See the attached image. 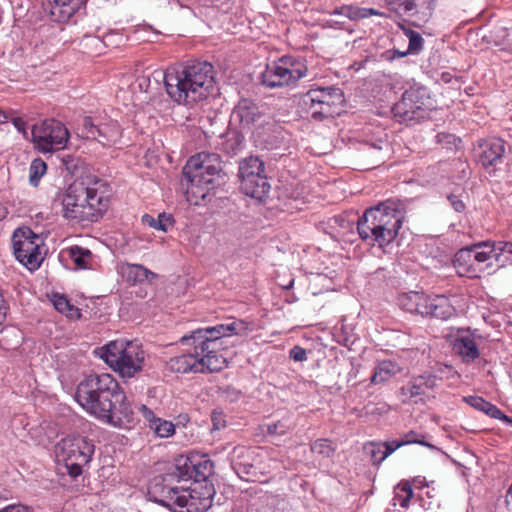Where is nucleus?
<instances>
[{
    "instance_id": "obj_1",
    "label": "nucleus",
    "mask_w": 512,
    "mask_h": 512,
    "mask_svg": "<svg viewBox=\"0 0 512 512\" xmlns=\"http://www.w3.org/2000/svg\"><path fill=\"white\" fill-rule=\"evenodd\" d=\"M75 400L91 416L116 428H130L134 410L118 381L108 373H92L77 385Z\"/></svg>"
},
{
    "instance_id": "obj_2",
    "label": "nucleus",
    "mask_w": 512,
    "mask_h": 512,
    "mask_svg": "<svg viewBox=\"0 0 512 512\" xmlns=\"http://www.w3.org/2000/svg\"><path fill=\"white\" fill-rule=\"evenodd\" d=\"M168 96L175 103L192 108L208 98L215 86L214 68L207 61H191L164 73Z\"/></svg>"
},
{
    "instance_id": "obj_3",
    "label": "nucleus",
    "mask_w": 512,
    "mask_h": 512,
    "mask_svg": "<svg viewBox=\"0 0 512 512\" xmlns=\"http://www.w3.org/2000/svg\"><path fill=\"white\" fill-rule=\"evenodd\" d=\"M173 481V474L155 477L148 490L150 499L171 512H206L212 506L215 494L212 483L184 488Z\"/></svg>"
},
{
    "instance_id": "obj_4",
    "label": "nucleus",
    "mask_w": 512,
    "mask_h": 512,
    "mask_svg": "<svg viewBox=\"0 0 512 512\" xmlns=\"http://www.w3.org/2000/svg\"><path fill=\"white\" fill-rule=\"evenodd\" d=\"M220 156L211 152H200L186 162L182 170V186L186 187L187 200L198 205L209 192L224 181Z\"/></svg>"
},
{
    "instance_id": "obj_5",
    "label": "nucleus",
    "mask_w": 512,
    "mask_h": 512,
    "mask_svg": "<svg viewBox=\"0 0 512 512\" xmlns=\"http://www.w3.org/2000/svg\"><path fill=\"white\" fill-rule=\"evenodd\" d=\"M197 331L181 337L180 342L191 346L186 353L172 357L168 362L171 371L177 373H205L220 371L225 366V358L222 355H214L202 351L205 345L197 338Z\"/></svg>"
},
{
    "instance_id": "obj_6",
    "label": "nucleus",
    "mask_w": 512,
    "mask_h": 512,
    "mask_svg": "<svg viewBox=\"0 0 512 512\" xmlns=\"http://www.w3.org/2000/svg\"><path fill=\"white\" fill-rule=\"evenodd\" d=\"M345 103L343 91L335 86L311 88L302 94L298 110L306 118L322 122L340 115Z\"/></svg>"
},
{
    "instance_id": "obj_7",
    "label": "nucleus",
    "mask_w": 512,
    "mask_h": 512,
    "mask_svg": "<svg viewBox=\"0 0 512 512\" xmlns=\"http://www.w3.org/2000/svg\"><path fill=\"white\" fill-rule=\"evenodd\" d=\"M101 357L122 378H132L142 371L145 353L136 342L116 340L105 345Z\"/></svg>"
},
{
    "instance_id": "obj_8",
    "label": "nucleus",
    "mask_w": 512,
    "mask_h": 512,
    "mask_svg": "<svg viewBox=\"0 0 512 512\" xmlns=\"http://www.w3.org/2000/svg\"><path fill=\"white\" fill-rule=\"evenodd\" d=\"M306 60L300 56L284 55L266 65L260 75L261 83L267 88H279L295 85L306 77Z\"/></svg>"
},
{
    "instance_id": "obj_9",
    "label": "nucleus",
    "mask_w": 512,
    "mask_h": 512,
    "mask_svg": "<svg viewBox=\"0 0 512 512\" xmlns=\"http://www.w3.org/2000/svg\"><path fill=\"white\" fill-rule=\"evenodd\" d=\"M74 201L81 206L93 205L98 210L99 219L107 211L111 197V189L107 181L95 176H87L75 180L67 190Z\"/></svg>"
},
{
    "instance_id": "obj_10",
    "label": "nucleus",
    "mask_w": 512,
    "mask_h": 512,
    "mask_svg": "<svg viewBox=\"0 0 512 512\" xmlns=\"http://www.w3.org/2000/svg\"><path fill=\"white\" fill-rule=\"evenodd\" d=\"M95 451L93 441L82 436L63 439L57 446V456L61 457L72 478H77L91 461Z\"/></svg>"
},
{
    "instance_id": "obj_11",
    "label": "nucleus",
    "mask_w": 512,
    "mask_h": 512,
    "mask_svg": "<svg viewBox=\"0 0 512 512\" xmlns=\"http://www.w3.org/2000/svg\"><path fill=\"white\" fill-rule=\"evenodd\" d=\"M430 104L426 87H411L405 90L400 100L393 104L391 113L400 123H417L426 118Z\"/></svg>"
},
{
    "instance_id": "obj_12",
    "label": "nucleus",
    "mask_w": 512,
    "mask_h": 512,
    "mask_svg": "<svg viewBox=\"0 0 512 512\" xmlns=\"http://www.w3.org/2000/svg\"><path fill=\"white\" fill-rule=\"evenodd\" d=\"M238 176L241 191L251 198L263 200L270 191L265 174V164L257 156H249L239 162Z\"/></svg>"
},
{
    "instance_id": "obj_13",
    "label": "nucleus",
    "mask_w": 512,
    "mask_h": 512,
    "mask_svg": "<svg viewBox=\"0 0 512 512\" xmlns=\"http://www.w3.org/2000/svg\"><path fill=\"white\" fill-rule=\"evenodd\" d=\"M357 232L360 239L373 250V254L384 253V201L367 208L358 218Z\"/></svg>"
},
{
    "instance_id": "obj_14",
    "label": "nucleus",
    "mask_w": 512,
    "mask_h": 512,
    "mask_svg": "<svg viewBox=\"0 0 512 512\" xmlns=\"http://www.w3.org/2000/svg\"><path fill=\"white\" fill-rule=\"evenodd\" d=\"M31 137L37 150L42 153H52L66 147L69 131L62 122L46 119L32 126Z\"/></svg>"
},
{
    "instance_id": "obj_15",
    "label": "nucleus",
    "mask_w": 512,
    "mask_h": 512,
    "mask_svg": "<svg viewBox=\"0 0 512 512\" xmlns=\"http://www.w3.org/2000/svg\"><path fill=\"white\" fill-rule=\"evenodd\" d=\"M174 479L193 480L195 484L210 483L208 479L214 474V463L207 454L198 452L179 455L175 458Z\"/></svg>"
},
{
    "instance_id": "obj_16",
    "label": "nucleus",
    "mask_w": 512,
    "mask_h": 512,
    "mask_svg": "<svg viewBox=\"0 0 512 512\" xmlns=\"http://www.w3.org/2000/svg\"><path fill=\"white\" fill-rule=\"evenodd\" d=\"M196 331L198 334V341L205 345L203 351L214 355H220L218 351L222 345L220 342L222 337H230L233 335L246 337L250 332H252V327L250 323L242 319H234L228 323L199 328Z\"/></svg>"
},
{
    "instance_id": "obj_17",
    "label": "nucleus",
    "mask_w": 512,
    "mask_h": 512,
    "mask_svg": "<svg viewBox=\"0 0 512 512\" xmlns=\"http://www.w3.org/2000/svg\"><path fill=\"white\" fill-rule=\"evenodd\" d=\"M42 239L29 227L17 228L12 235V246L16 259L33 271L40 267V245Z\"/></svg>"
},
{
    "instance_id": "obj_18",
    "label": "nucleus",
    "mask_w": 512,
    "mask_h": 512,
    "mask_svg": "<svg viewBox=\"0 0 512 512\" xmlns=\"http://www.w3.org/2000/svg\"><path fill=\"white\" fill-rule=\"evenodd\" d=\"M77 130L81 138L98 141L103 146L114 145L121 138V129L115 120L97 123L92 117L85 116L80 120Z\"/></svg>"
},
{
    "instance_id": "obj_19",
    "label": "nucleus",
    "mask_w": 512,
    "mask_h": 512,
    "mask_svg": "<svg viewBox=\"0 0 512 512\" xmlns=\"http://www.w3.org/2000/svg\"><path fill=\"white\" fill-rule=\"evenodd\" d=\"M286 134L279 123L272 121L257 127L252 133V140L256 148L273 151L285 145Z\"/></svg>"
},
{
    "instance_id": "obj_20",
    "label": "nucleus",
    "mask_w": 512,
    "mask_h": 512,
    "mask_svg": "<svg viewBox=\"0 0 512 512\" xmlns=\"http://www.w3.org/2000/svg\"><path fill=\"white\" fill-rule=\"evenodd\" d=\"M230 465L236 475L244 481L257 480V467L255 466V450L245 446H236L229 454Z\"/></svg>"
},
{
    "instance_id": "obj_21",
    "label": "nucleus",
    "mask_w": 512,
    "mask_h": 512,
    "mask_svg": "<svg viewBox=\"0 0 512 512\" xmlns=\"http://www.w3.org/2000/svg\"><path fill=\"white\" fill-rule=\"evenodd\" d=\"M87 0H43L42 9L46 17L55 23H67L82 9Z\"/></svg>"
},
{
    "instance_id": "obj_22",
    "label": "nucleus",
    "mask_w": 512,
    "mask_h": 512,
    "mask_svg": "<svg viewBox=\"0 0 512 512\" xmlns=\"http://www.w3.org/2000/svg\"><path fill=\"white\" fill-rule=\"evenodd\" d=\"M62 205L63 217L72 224L87 225L99 220V213L97 209L95 210V206H81L67 191L63 196Z\"/></svg>"
},
{
    "instance_id": "obj_23",
    "label": "nucleus",
    "mask_w": 512,
    "mask_h": 512,
    "mask_svg": "<svg viewBox=\"0 0 512 512\" xmlns=\"http://www.w3.org/2000/svg\"><path fill=\"white\" fill-rule=\"evenodd\" d=\"M479 162L485 168L497 167L503 163L505 154V141L498 137H491L479 141Z\"/></svg>"
},
{
    "instance_id": "obj_24",
    "label": "nucleus",
    "mask_w": 512,
    "mask_h": 512,
    "mask_svg": "<svg viewBox=\"0 0 512 512\" xmlns=\"http://www.w3.org/2000/svg\"><path fill=\"white\" fill-rule=\"evenodd\" d=\"M231 117L241 128L250 129L260 120L262 112L253 100L244 98L234 107Z\"/></svg>"
},
{
    "instance_id": "obj_25",
    "label": "nucleus",
    "mask_w": 512,
    "mask_h": 512,
    "mask_svg": "<svg viewBox=\"0 0 512 512\" xmlns=\"http://www.w3.org/2000/svg\"><path fill=\"white\" fill-rule=\"evenodd\" d=\"M424 307L422 316H430L440 320H447L456 312L449 298L444 295H426Z\"/></svg>"
},
{
    "instance_id": "obj_26",
    "label": "nucleus",
    "mask_w": 512,
    "mask_h": 512,
    "mask_svg": "<svg viewBox=\"0 0 512 512\" xmlns=\"http://www.w3.org/2000/svg\"><path fill=\"white\" fill-rule=\"evenodd\" d=\"M386 245H388L398 235L405 219V210L402 203H397L393 199H386Z\"/></svg>"
},
{
    "instance_id": "obj_27",
    "label": "nucleus",
    "mask_w": 512,
    "mask_h": 512,
    "mask_svg": "<svg viewBox=\"0 0 512 512\" xmlns=\"http://www.w3.org/2000/svg\"><path fill=\"white\" fill-rule=\"evenodd\" d=\"M472 257L474 259V265L479 269L476 271L477 277L480 278L482 275L494 274V263L489 253V245L487 241H480L470 245Z\"/></svg>"
},
{
    "instance_id": "obj_28",
    "label": "nucleus",
    "mask_w": 512,
    "mask_h": 512,
    "mask_svg": "<svg viewBox=\"0 0 512 512\" xmlns=\"http://www.w3.org/2000/svg\"><path fill=\"white\" fill-rule=\"evenodd\" d=\"M453 351L465 363H471L480 357V351L474 335L470 333H461L455 338Z\"/></svg>"
},
{
    "instance_id": "obj_29",
    "label": "nucleus",
    "mask_w": 512,
    "mask_h": 512,
    "mask_svg": "<svg viewBox=\"0 0 512 512\" xmlns=\"http://www.w3.org/2000/svg\"><path fill=\"white\" fill-rule=\"evenodd\" d=\"M472 253L470 246L463 247L455 253L453 266L459 276L470 279L478 278L476 271L479 269L474 265Z\"/></svg>"
},
{
    "instance_id": "obj_30",
    "label": "nucleus",
    "mask_w": 512,
    "mask_h": 512,
    "mask_svg": "<svg viewBox=\"0 0 512 512\" xmlns=\"http://www.w3.org/2000/svg\"><path fill=\"white\" fill-rule=\"evenodd\" d=\"M489 253L494 263L495 273L508 265H512V242L511 241H490L488 240Z\"/></svg>"
},
{
    "instance_id": "obj_31",
    "label": "nucleus",
    "mask_w": 512,
    "mask_h": 512,
    "mask_svg": "<svg viewBox=\"0 0 512 512\" xmlns=\"http://www.w3.org/2000/svg\"><path fill=\"white\" fill-rule=\"evenodd\" d=\"M437 377L433 374H422L414 377L406 386L400 389V392L407 399L415 396L424 395L426 390L433 389L436 385Z\"/></svg>"
},
{
    "instance_id": "obj_32",
    "label": "nucleus",
    "mask_w": 512,
    "mask_h": 512,
    "mask_svg": "<svg viewBox=\"0 0 512 512\" xmlns=\"http://www.w3.org/2000/svg\"><path fill=\"white\" fill-rule=\"evenodd\" d=\"M121 272L125 280L131 285L150 282L152 279L157 277L154 272L141 264H123L121 267Z\"/></svg>"
},
{
    "instance_id": "obj_33",
    "label": "nucleus",
    "mask_w": 512,
    "mask_h": 512,
    "mask_svg": "<svg viewBox=\"0 0 512 512\" xmlns=\"http://www.w3.org/2000/svg\"><path fill=\"white\" fill-rule=\"evenodd\" d=\"M329 15H342L352 21H359L369 18L370 16H383L384 14L375 8H364L356 5H342L331 11H327Z\"/></svg>"
},
{
    "instance_id": "obj_34",
    "label": "nucleus",
    "mask_w": 512,
    "mask_h": 512,
    "mask_svg": "<svg viewBox=\"0 0 512 512\" xmlns=\"http://www.w3.org/2000/svg\"><path fill=\"white\" fill-rule=\"evenodd\" d=\"M425 300L426 294L410 291L399 294L396 303L403 311L422 315Z\"/></svg>"
},
{
    "instance_id": "obj_35",
    "label": "nucleus",
    "mask_w": 512,
    "mask_h": 512,
    "mask_svg": "<svg viewBox=\"0 0 512 512\" xmlns=\"http://www.w3.org/2000/svg\"><path fill=\"white\" fill-rule=\"evenodd\" d=\"M67 257L74 264V269H90L94 260L92 252L88 248H84L78 245L68 247L63 251V255Z\"/></svg>"
},
{
    "instance_id": "obj_36",
    "label": "nucleus",
    "mask_w": 512,
    "mask_h": 512,
    "mask_svg": "<svg viewBox=\"0 0 512 512\" xmlns=\"http://www.w3.org/2000/svg\"><path fill=\"white\" fill-rule=\"evenodd\" d=\"M243 136L236 131H229L220 136L218 148L228 156L238 154L243 148Z\"/></svg>"
},
{
    "instance_id": "obj_37",
    "label": "nucleus",
    "mask_w": 512,
    "mask_h": 512,
    "mask_svg": "<svg viewBox=\"0 0 512 512\" xmlns=\"http://www.w3.org/2000/svg\"><path fill=\"white\" fill-rule=\"evenodd\" d=\"M333 337L338 344L350 349L357 340L354 328L351 325L345 324L343 320L334 326Z\"/></svg>"
},
{
    "instance_id": "obj_38",
    "label": "nucleus",
    "mask_w": 512,
    "mask_h": 512,
    "mask_svg": "<svg viewBox=\"0 0 512 512\" xmlns=\"http://www.w3.org/2000/svg\"><path fill=\"white\" fill-rule=\"evenodd\" d=\"M141 222L156 230L167 232L168 229L174 225L175 220L172 214L162 212L158 214L157 218L150 214H144L141 218Z\"/></svg>"
},
{
    "instance_id": "obj_39",
    "label": "nucleus",
    "mask_w": 512,
    "mask_h": 512,
    "mask_svg": "<svg viewBox=\"0 0 512 512\" xmlns=\"http://www.w3.org/2000/svg\"><path fill=\"white\" fill-rule=\"evenodd\" d=\"M52 301L55 309L66 317L70 319H79L81 317L80 309L72 305L66 296L55 294Z\"/></svg>"
},
{
    "instance_id": "obj_40",
    "label": "nucleus",
    "mask_w": 512,
    "mask_h": 512,
    "mask_svg": "<svg viewBox=\"0 0 512 512\" xmlns=\"http://www.w3.org/2000/svg\"><path fill=\"white\" fill-rule=\"evenodd\" d=\"M413 497L412 486L408 481L399 483L394 488L393 506L399 505L402 508H406L409 504L410 499Z\"/></svg>"
},
{
    "instance_id": "obj_41",
    "label": "nucleus",
    "mask_w": 512,
    "mask_h": 512,
    "mask_svg": "<svg viewBox=\"0 0 512 512\" xmlns=\"http://www.w3.org/2000/svg\"><path fill=\"white\" fill-rule=\"evenodd\" d=\"M415 8V0H386V9L399 16L411 15Z\"/></svg>"
},
{
    "instance_id": "obj_42",
    "label": "nucleus",
    "mask_w": 512,
    "mask_h": 512,
    "mask_svg": "<svg viewBox=\"0 0 512 512\" xmlns=\"http://www.w3.org/2000/svg\"><path fill=\"white\" fill-rule=\"evenodd\" d=\"M465 401L476 410L485 413L491 418H493L495 414H498L497 410L499 408L480 396H469L465 398Z\"/></svg>"
},
{
    "instance_id": "obj_43",
    "label": "nucleus",
    "mask_w": 512,
    "mask_h": 512,
    "mask_svg": "<svg viewBox=\"0 0 512 512\" xmlns=\"http://www.w3.org/2000/svg\"><path fill=\"white\" fill-rule=\"evenodd\" d=\"M404 35L408 38L409 44H408V52H410L413 55L419 54L423 50L424 46V39L421 36V34L417 31H414L410 28H405L401 26Z\"/></svg>"
},
{
    "instance_id": "obj_44",
    "label": "nucleus",
    "mask_w": 512,
    "mask_h": 512,
    "mask_svg": "<svg viewBox=\"0 0 512 512\" xmlns=\"http://www.w3.org/2000/svg\"><path fill=\"white\" fill-rule=\"evenodd\" d=\"M386 356H388V350H386ZM409 373V368L406 362L399 361L394 358L393 355L386 357V375H403L406 376Z\"/></svg>"
},
{
    "instance_id": "obj_45",
    "label": "nucleus",
    "mask_w": 512,
    "mask_h": 512,
    "mask_svg": "<svg viewBox=\"0 0 512 512\" xmlns=\"http://www.w3.org/2000/svg\"><path fill=\"white\" fill-rule=\"evenodd\" d=\"M149 428L159 438H168L175 433V425L171 421L162 418H158Z\"/></svg>"
},
{
    "instance_id": "obj_46",
    "label": "nucleus",
    "mask_w": 512,
    "mask_h": 512,
    "mask_svg": "<svg viewBox=\"0 0 512 512\" xmlns=\"http://www.w3.org/2000/svg\"><path fill=\"white\" fill-rule=\"evenodd\" d=\"M47 170L46 163L41 158L34 159L29 167V182L32 186H37L41 177Z\"/></svg>"
},
{
    "instance_id": "obj_47",
    "label": "nucleus",
    "mask_w": 512,
    "mask_h": 512,
    "mask_svg": "<svg viewBox=\"0 0 512 512\" xmlns=\"http://www.w3.org/2000/svg\"><path fill=\"white\" fill-rule=\"evenodd\" d=\"M310 449L313 453L320 455L323 458H330L335 452V447L332 442L328 439H317L310 445Z\"/></svg>"
},
{
    "instance_id": "obj_48",
    "label": "nucleus",
    "mask_w": 512,
    "mask_h": 512,
    "mask_svg": "<svg viewBox=\"0 0 512 512\" xmlns=\"http://www.w3.org/2000/svg\"><path fill=\"white\" fill-rule=\"evenodd\" d=\"M364 452L370 456L374 465H379L384 461V443L369 442L365 444Z\"/></svg>"
},
{
    "instance_id": "obj_49",
    "label": "nucleus",
    "mask_w": 512,
    "mask_h": 512,
    "mask_svg": "<svg viewBox=\"0 0 512 512\" xmlns=\"http://www.w3.org/2000/svg\"><path fill=\"white\" fill-rule=\"evenodd\" d=\"M436 141L440 145H442L443 148L446 149H456L459 144L461 143V140L456 137L454 134L441 132L436 135Z\"/></svg>"
},
{
    "instance_id": "obj_50",
    "label": "nucleus",
    "mask_w": 512,
    "mask_h": 512,
    "mask_svg": "<svg viewBox=\"0 0 512 512\" xmlns=\"http://www.w3.org/2000/svg\"><path fill=\"white\" fill-rule=\"evenodd\" d=\"M424 436L416 433L415 431H409L405 434L403 439H400L403 442V445L406 444H420L422 446H426L430 449H437L433 444H430L424 440Z\"/></svg>"
},
{
    "instance_id": "obj_51",
    "label": "nucleus",
    "mask_w": 512,
    "mask_h": 512,
    "mask_svg": "<svg viewBox=\"0 0 512 512\" xmlns=\"http://www.w3.org/2000/svg\"><path fill=\"white\" fill-rule=\"evenodd\" d=\"M406 341V335L400 331L386 329V345L392 347L402 346Z\"/></svg>"
},
{
    "instance_id": "obj_52",
    "label": "nucleus",
    "mask_w": 512,
    "mask_h": 512,
    "mask_svg": "<svg viewBox=\"0 0 512 512\" xmlns=\"http://www.w3.org/2000/svg\"><path fill=\"white\" fill-rule=\"evenodd\" d=\"M135 409L146 420L148 427L155 423V421L159 418L155 415L154 411L147 407L145 404H138L135 406Z\"/></svg>"
},
{
    "instance_id": "obj_53",
    "label": "nucleus",
    "mask_w": 512,
    "mask_h": 512,
    "mask_svg": "<svg viewBox=\"0 0 512 512\" xmlns=\"http://www.w3.org/2000/svg\"><path fill=\"white\" fill-rule=\"evenodd\" d=\"M289 357L296 362H303L307 360V352L301 346H294L289 351Z\"/></svg>"
},
{
    "instance_id": "obj_54",
    "label": "nucleus",
    "mask_w": 512,
    "mask_h": 512,
    "mask_svg": "<svg viewBox=\"0 0 512 512\" xmlns=\"http://www.w3.org/2000/svg\"><path fill=\"white\" fill-rule=\"evenodd\" d=\"M285 432L286 426L280 421L267 425V433L270 435H283Z\"/></svg>"
},
{
    "instance_id": "obj_55",
    "label": "nucleus",
    "mask_w": 512,
    "mask_h": 512,
    "mask_svg": "<svg viewBox=\"0 0 512 512\" xmlns=\"http://www.w3.org/2000/svg\"><path fill=\"white\" fill-rule=\"evenodd\" d=\"M447 199L456 212L461 213L465 210V204L458 196L450 194L448 195Z\"/></svg>"
},
{
    "instance_id": "obj_56",
    "label": "nucleus",
    "mask_w": 512,
    "mask_h": 512,
    "mask_svg": "<svg viewBox=\"0 0 512 512\" xmlns=\"http://www.w3.org/2000/svg\"><path fill=\"white\" fill-rule=\"evenodd\" d=\"M0 512H35L33 508L26 505H9Z\"/></svg>"
},
{
    "instance_id": "obj_57",
    "label": "nucleus",
    "mask_w": 512,
    "mask_h": 512,
    "mask_svg": "<svg viewBox=\"0 0 512 512\" xmlns=\"http://www.w3.org/2000/svg\"><path fill=\"white\" fill-rule=\"evenodd\" d=\"M411 54L408 52V49L406 51H401L399 49L393 48L390 50H386V60H394L395 58H401L405 57L407 55Z\"/></svg>"
},
{
    "instance_id": "obj_58",
    "label": "nucleus",
    "mask_w": 512,
    "mask_h": 512,
    "mask_svg": "<svg viewBox=\"0 0 512 512\" xmlns=\"http://www.w3.org/2000/svg\"><path fill=\"white\" fill-rule=\"evenodd\" d=\"M12 123L15 128L24 135V137H27V122L25 120L20 117H15L13 118Z\"/></svg>"
},
{
    "instance_id": "obj_59",
    "label": "nucleus",
    "mask_w": 512,
    "mask_h": 512,
    "mask_svg": "<svg viewBox=\"0 0 512 512\" xmlns=\"http://www.w3.org/2000/svg\"><path fill=\"white\" fill-rule=\"evenodd\" d=\"M401 446H403V442L400 440L386 441V458Z\"/></svg>"
},
{
    "instance_id": "obj_60",
    "label": "nucleus",
    "mask_w": 512,
    "mask_h": 512,
    "mask_svg": "<svg viewBox=\"0 0 512 512\" xmlns=\"http://www.w3.org/2000/svg\"><path fill=\"white\" fill-rule=\"evenodd\" d=\"M498 414H495L494 419L503 421L506 424H512V418L505 415L500 409L497 410Z\"/></svg>"
},
{
    "instance_id": "obj_61",
    "label": "nucleus",
    "mask_w": 512,
    "mask_h": 512,
    "mask_svg": "<svg viewBox=\"0 0 512 512\" xmlns=\"http://www.w3.org/2000/svg\"><path fill=\"white\" fill-rule=\"evenodd\" d=\"M382 367H381V364H379L376 369H375V373L374 375L372 376V382H381L383 380V377H382Z\"/></svg>"
},
{
    "instance_id": "obj_62",
    "label": "nucleus",
    "mask_w": 512,
    "mask_h": 512,
    "mask_svg": "<svg viewBox=\"0 0 512 512\" xmlns=\"http://www.w3.org/2000/svg\"><path fill=\"white\" fill-rule=\"evenodd\" d=\"M506 504L509 505L512 502V482L505 496Z\"/></svg>"
},
{
    "instance_id": "obj_63",
    "label": "nucleus",
    "mask_w": 512,
    "mask_h": 512,
    "mask_svg": "<svg viewBox=\"0 0 512 512\" xmlns=\"http://www.w3.org/2000/svg\"><path fill=\"white\" fill-rule=\"evenodd\" d=\"M212 420H213L214 428H216V429H220V427H221V426H220V424H219V420H217V418H216L215 413H213Z\"/></svg>"
},
{
    "instance_id": "obj_64",
    "label": "nucleus",
    "mask_w": 512,
    "mask_h": 512,
    "mask_svg": "<svg viewBox=\"0 0 512 512\" xmlns=\"http://www.w3.org/2000/svg\"><path fill=\"white\" fill-rule=\"evenodd\" d=\"M7 215V210L0 204V220L5 218Z\"/></svg>"
}]
</instances>
